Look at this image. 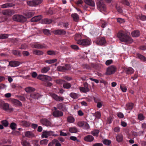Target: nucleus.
I'll use <instances>...</instances> for the list:
<instances>
[{
  "instance_id": "nucleus-57",
  "label": "nucleus",
  "mask_w": 146,
  "mask_h": 146,
  "mask_svg": "<svg viewBox=\"0 0 146 146\" xmlns=\"http://www.w3.org/2000/svg\"><path fill=\"white\" fill-rule=\"evenodd\" d=\"M35 6L40 4L42 2V0H34Z\"/></svg>"
},
{
  "instance_id": "nucleus-1",
  "label": "nucleus",
  "mask_w": 146,
  "mask_h": 146,
  "mask_svg": "<svg viewBox=\"0 0 146 146\" xmlns=\"http://www.w3.org/2000/svg\"><path fill=\"white\" fill-rule=\"evenodd\" d=\"M117 37L120 41L124 42H127L131 43L133 42V40L129 36L122 31L118 32L117 35Z\"/></svg>"
},
{
  "instance_id": "nucleus-29",
  "label": "nucleus",
  "mask_w": 146,
  "mask_h": 146,
  "mask_svg": "<svg viewBox=\"0 0 146 146\" xmlns=\"http://www.w3.org/2000/svg\"><path fill=\"white\" fill-rule=\"evenodd\" d=\"M25 135L26 137L29 138L33 137H34V135L30 131H27L25 133Z\"/></svg>"
},
{
  "instance_id": "nucleus-34",
  "label": "nucleus",
  "mask_w": 146,
  "mask_h": 146,
  "mask_svg": "<svg viewBox=\"0 0 146 146\" xmlns=\"http://www.w3.org/2000/svg\"><path fill=\"white\" fill-rule=\"evenodd\" d=\"M71 16L74 21L77 22L78 21L79 17L78 15L77 14H72Z\"/></svg>"
},
{
  "instance_id": "nucleus-40",
  "label": "nucleus",
  "mask_w": 146,
  "mask_h": 146,
  "mask_svg": "<svg viewBox=\"0 0 146 146\" xmlns=\"http://www.w3.org/2000/svg\"><path fill=\"white\" fill-rule=\"evenodd\" d=\"M35 90L34 88L30 87H27L25 89V90L27 92H31L34 91Z\"/></svg>"
},
{
  "instance_id": "nucleus-37",
  "label": "nucleus",
  "mask_w": 146,
  "mask_h": 146,
  "mask_svg": "<svg viewBox=\"0 0 146 146\" xmlns=\"http://www.w3.org/2000/svg\"><path fill=\"white\" fill-rule=\"evenodd\" d=\"M67 120L69 123H73L75 121V119L73 116H70L67 117Z\"/></svg>"
},
{
  "instance_id": "nucleus-43",
  "label": "nucleus",
  "mask_w": 146,
  "mask_h": 146,
  "mask_svg": "<svg viewBox=\"0 0 146 146\" xmlns=\"http://www.w3.org/2000/svg\"><path fill=\"white\" fill-rule=\"evenodd\" d=\"M103 143L105 145H109L111 143V141L110 140L104 139L103 141Z\"/></svg>"
},
{
  "instance_id": "nucleus-12",
  "label": "nucleus",
  "mask_w": 146,
  "mask_h": 146,
  "mask_svg": "<svg viewBox=\"0 0 146 146\" xmlns=\"http://www.w3.org/2000/svg\"><path fill=\"white\" fill-rule=\"evenodd\" d=\"M40 122L42 124L46 126L51 127L52 125L51 122L48 119L44 118L40 120Z\"/></svg>"
},
{
  "instance_id": "nucleus-13",
  "label": "nucleus",
  "mask_w": 146,
  "mask_h": 146,
  "mask_svg": "<svg viewBox=\"0 0 146 146\" xmlns=\"http://www.w3.org/2000/svg\"><path fill=\"white\" fill-rule=\"evenodd\" d=\"M70 67L69 64H66L65 66H59L57 67L58 70L60 71H63L69 70Z\"/></svg>"
},
{
  "instance_id": "nucleus-23",
  "label": "nucleus",
  "mask_w": 146,
  "mask_h": 146,
  "mask_svg": "<svg viewBox=\"0 0 146 146\" xmlns=\"http://www.w3.org/2000/svg\"><path fill=\"white\" fill-rule=\"evenodd\" d=\"M85 3L92 7L95 6V3L94 1L92 0H84Z\"/></svg>"
},
{
  "instance_id": "nucleus-25",
  "label": "nucleus",
  "mask_w": 146,
  "mask_h": 146,
  "mask_svg": "<svg viewBox=\"0 0 146 146\" xmlns=\"http://www.w3.org/2000/svg\"><path fill=\"white\" fill-rule=\"evenodd\" d=\"M124 71L127 74H131L133 73L134 71L133 69L131 67L125 68L124 69Z\"/></svg>"
},
{
  "instance_id": "nucleus-48",
  "label": "nucleus",
  "mask_w": 146,
  "mask_h": 146,
  "mask_svg": "<svg viewBox=\"0 0 146 146\" xmlns=\"http://www.w3.org/2000/svg\"><path fill=\"white\" fill-rule=\"evenodd\" d=\"M121 3L123 4L128 6H129L130 5V3L128 0H122Z\"/></svg>"
},
{
  "instance_id": "nucleus-39",
  "label": "nucleus",
  "mask_w": 146,
  "mask_h": 146,
  "mask_svg": "<svg viewBox=\"0 0 146 146\" xmlns=\"http://www.w3.org/2000/svg\"><path fill=\"white\" fill-rule=\"evenodd\" d=\"M21 143L23 146H31L30 143L26 140H22Z\"/></svg>"
},
{
  "instance_id": "nucleus-36",
  "label": "nucleus",
  "mask_w": 146,
  "mask_h": 146,
  "mask_svg": "<svg viewBox=\"0 0 146 146\" xmlns=\"http://www.w3.org/2000/svg\"><path fill=\"white\" fill-rule=\"evenodd\" d=\"M33 53L34 54L37 55H42L43 54V52L37 50H34L33 51Z\"/></svg>"
},
{
  "instance_id": "nucleus-41",
  "label": "nucleus",
  "mask_w": 146,
  "mask_h": 146,
  "mask_svg": "<svg viewBox=\"0 0 146 146\" xmlns=\"http://www.w3.org/2000/svg\"><path fill=\"white\" fill-rule=\"evenodd\" d=\"M52 21L50 19H45L42 20V23L46 24H48L51 23Z\"/></svg>"
},
{
  "instance_id": "nucleus-11",
  "label": "nucleus",
  "mask_w": 146,
  "mask_h": 146,
  "mask_svg": "<svg viewBox=\"0 0 146 146\" xmlns=\"http://www.w3.org/2000/svg\"><path fill=\"white\" fill-rule=\"evenodd\" d=\"M53 132L50 131H43L42 133L41 137L42 138H47L48 137L52 135Z\"/></svg>"
},
{
  "instance_id": "nucleus-26",
  "label": "nucleus",
  "mask_w": 146,
  "mask_h": 146,
  "mask_svg": "<svg viewBox=\"0 0 146 146\" xmlns=\"http://www.w3.org/2000/svg\"><path fill=\"white\" fill-rule=\"evenodd\" d=\"M133 107V104L132 103H129L126 104L125 109L127 110H131Z\"/></svg>"
},
{
  "instance_id": "nucleus-62",
  "label": "nucleus",
  "mask_w": 146,
  "mask_h": 146,
  "mask_svg": "<svg viewBox=\"0 0 146 146\" xmlns=\"http://www.w3.org/2000/svg\"><path fill=\"white\" fill-rule=\"evenodd\" d=\"M120 128L118 127H114L113 129V131L115 132L118 133L120 131Z\"/></svg>"
},
{
  "instance_id": "nucleus-2",
  "label": "nucleus",
  "mask_w": 146,
  "mask_h": 146,
  "mask_svg": "<svg viewBox=\"0 0 146 146\" xmlns=\"http://www.w3.org/2000/svg\"><path fill=\"white\" fill-rule=\"evenodd\" d=\"M13 21L19 22H25L26 21V18L24 16L19 15H14L13 17Z\"/></svg>"
},
{
  "instance_id": "nucleus-58",
  "label": "nucleus",
  "mask_w": 146,
  "mask_h": 146,
  "mask_svg": "<svg viewBox=\"0 0 146 146\" xmlns=\"http://www.w3.org/2000/svg\"><path fill=\"white\" fill-rule=\"evenodd\" d=\"M1 123L5 127H7L9 124L8 122L6 120H3L2 121Z\"/></svg>"
},
{
  "instance_id": "nucleus-51",
  "label": "nucleus",
  "mask_w": 146,
  "mask_h": 146,
  "mask_svg": "<svg viewBox=\"0 0 146 146\" xmlns=\"http://www.w3.org/2000/svg\"><path fill=\"white\" fill-rule=\"evenodd\" d=\"M38 140H34L32 141V144L34 145V146H40L38 144Z\"/></svg>"
},
{
  "instance_id": "nucleus-6",
  "label": "nucleus",
  "mask_w": 146,
  "mask_h": 146,
  "mask_svg": "<svg viewBox=\"0 0 146 146\" xmlns=\"http://www.w3.org/2000/svg\"><path fill=\"white\" fill-rule=\"evenodd\" d=\"M83 87H80L79 88L81 92L84 93H86L90 91L89 84L87 82H84L83 84Z\"/></svg>"
},
{
  "instance_id": "nucleus-24",
  "label": "nucleus",
  "mask_w": 146,
  "mask_h": 146,
  "mask_svg": "<svg viewBox=\"0 0 146 146\" xmlns=\"http://www.w3.org/2000/svg\"><path fill=\"white\" fill-rule=\"evenodd\" d=\"M74 38L75 40L77 42V43L79 44V42H80L82 38V36L80 34H76L75 35Z\"/></svg>"
},
{
  "instance_id": "nucleus-4",
  "label": "nucleus",
  "mask_w": 146,
  "mask_h": 146,
  "mask_svg": "<svg viewBox=\"0 0 146 146\" xmlns=\"http://www.w3.org/2000/svg\"><path fill=\"white\" fill-rule=\"evenodd\" d=\"M97 8L101 12L105 11L106 10V7L104 2L102 1H100L97 4Z\"/></svg>"
},
{
  "instance_id": "nucleus-33",
  "label": "nucleus",
  "mask_w": 146,
  "mask_h": 146,
  "mask_svg": "<svg viewBox=\"0 0 146 146\" xmlns=\"http://www.w3.org/2000/svg\"><path fill=\"white\" fill-rule=\"evenodd\" d=\"M100 131L98 129H95L91 132V133L94 136L98 137Z\"/></svg>"
},
{
  "instance_id": "nucleus-46",
  "label": "nucleus",
  "mask_w": 146,
  "mask_h": 146,
  "mask_svg": "<svg viewBox=\"0 0 146 146\" xmlns=\"http://www.w3.org/2000/svg\"><path fill=\"white\" fill-rule=\"evenodd\" d=\"M48 140L46 139H44L40 141V145H46L48 143Z\"/></svg>"
},
{
  "instance_id": "nucleus-52",
  "label": "nucleus",
  "mask_w": 146,
  "mask_h": 146,
  "mask_svg": "<svg viewBox=\"0 0 146 146\" xmlns=\"http://www.w3.org/2000/svg\"><path fill=\"white\" fill-rule=\"evenodd\" d=\"M25 15L27 18H29L33 16V13L30 12L26 13Z\"/></svg>"
},
{
  "instance_id": "nucleus-47",
  "label": "nucleus",
  "mask_w": 146,
  "mask_h": 146,
  "mask_svg": "<svg viewBox=\"0 0 146 146\" xmlns=\"http://www.w3.org/2000/svg\"><path fill=\"white\" fill-rule=\"evenodd\" d=\"M8 35L6 34H2L0 35V39H4L8 37Z\"/></svg>"
},
{
  "instance_id": "nucleus-63",
  "label": "nucleus",
  "mask_w": 146,
  "mask_h": 146,
  "mask_svg": "<svg viewBox=\"0 0 146 146\" xmlns=\"http://www.w3.org/2000/svg\"><path fill=\"white\" fill-rule=\"evenodd\" d=\"M39 94L37 93H35L33 94V97L35 99H38L39 96Z\"/></svg>"
},
{
  "instance_id": "nucleus-21",
  "label": "nucleus",
  "mask_w": 146,
  "mask_h": 146,
  "mask_svg": "<svg viewBox=\"0 0 146 146\" xmlns=\"http://www.w3.org/2000/svg\"><path fill=\"white\" fill-rule=\"evenodd\" d=\"M3 14L7 15H11L14 13V11L11 10H6L3 11Z\"/></svg>"
},
{
  "instance_id": "nucleus-60",
  "label": "nucleus",
  "mask_w": 146,
  "mask_h": 146,
  "mask_svg": "<svg viewBox=\"0 0 146 146\" xmlns=\"http://www.w3.org/2000/svg\"><path fill=\"white\" fill-rule=\"evenodd\" d=\"M117 21L118 23H121L125 22L124 19L121 18H117Z\"/></svg>"
},
{
  "instance_id": "nucleus-15",
  "label": "nucleus",
  "mask_w": 146,
  "mask_h": 146,
  "mask_svg": "<svg viewBox=\"0 0 146 146\" xmlns=\"http://www.w3.org/2000/svg\"><path fill=\"white\" fill-rule=\"evenodd\" d=\"M32 47L33 48L39 49L46 48V46L44 44L36 43L32 44Z\"/></svg>"
},
{
  "instance_id": "nucleus-8",
  "label": "nucleus",
  "mask_w": 146,
  "mask_h": 146,
  "mask_svg": "<svg viewBox=\"0 0 146 146\" xmlns=\"http://www.w3.org/2000/svg\"><path fill=\"white\" fill-rule=\"evenodd\" d=\"M50 95L52 98L56 101H63L64 99L63 97L58 96L57 94L54 93H50Z\"/></svg>"
},
{
  "instance_id": "nucleus-54",
  "label": "nucleus",
  "mask_w": 146,
  "mask_h": 146,
  "mask_svg": "<svg viewBox=\"0 0 146 146\" xmlns=\"http://www.w3.org/2000/svg\"><path fill=\"white\" fill-rule=\"evenodd\" d=\"M96 117L97 118H100L101 116V113L100 112L97 111L95 113Z\"/></svg>"
},
{
  "instance_id": "nucleus-3",
  "label": "nucleus",
  "mask_w": 146,
  "mask_h": 146,
  "mask_svg": "<svg viewBox=\"0 0 146 146\" xmlns=\"http://www.w3.org/2000/svg\"><path fill=\"white\" fill-rule=\"evenodd\" d=\"M117 70L116 67L114 65L111 66L107 68L105 74L106 75H110L114 74Z\"/></svg>"
},
{
  "instance_id": "nucleus-16",
  "label": "nucleus",
  "mask_w": 146,
  "mask_h": 146,
  "mask_svg": "<svg viewBox=\"0 0 146 146\" xmlns=\"http://www.w3.org/2000/svg\"><path fill=\"white\" fill-rule=\"evenodd\" d=\"M106 43V41L104 38L102 37L99 38L96 41L97 44L102 45Z\"/></svg>"
},
{
  "instance_id": "nucleus-53",
  "label": "nucleus",
  "mask_w": 146,
  "mask_h": 146,
  "mask_svg": "<svg viewBox=\"0 0 146 146\" xmlns=\"http://www.w3.org/2000/svg\"><path fill=\"white\" fill-rule=\"evenodd\" d=\"M63 78L65 80L68 81H69L72 80V77L68 76H64L63 77Z\"/></svg>"
},
{
  "instance_id": "nucleus-50",
  "label": "nucleus",
  "mask_w": 146,
  "mask_h": 146,
  "mask_svg": "<svg viewBox=\"0 0 146 146\" xmlns=\"http://www.w3.org/2000/svg\"><path fill=\"white\" fill-rule=\"evenodd\" d=\"M57 60L56 59L47 60H46V63L48 64H51V63L55 62L57 61Z\"/></svg>"
},
{
  "instance_id": "nucleus-64",
  "label": "nucleus",
  "mask_w": 146,
  "mask_h": 146,
  "mask_svg": "<svg viewBox=\"0 0 146 146\" xmlns=\"http://www.w3.org/2000/svg\"><path fill=\"white\" fill-rule=\"evenodd\" d=\"M43 33L45 35H49L50 34L49 31L46 29H44L43 31Z\"/></svg>"
},
{
  "instance_id": "nucleus-38",
  "label": "nucleus",
  "mask_w": 146,
  "mask_h": 146,
  "mask_svg": "<svg viewBox=\"0 0 146 146\" xmlns=\"http://www.w3.org/2000/svg\"><path fill=\"white\" fill-rule=\"evenodd\" d=\"M48 54L50 55H55L57 54L58 52L56 51L49 50L47 51Z\"/></svg>"
},
{
  "instance_id": "nucleus-28",
  "label": "nucleus",
  "mask_w": 146,
  "mask_h": 146,
  "mask_svg": "<svg viewBox=\"0 0 146 146\" xmlns=\"http://www.w3.org/2000/svg\"><path fill=\"white\" fill-rule=\"evenodd\" d=\"M131 35L133 37H137L140 35V32L138 30L134 31L131 33Z\"/></svg>"
},
{
  "instance_id": "nucleus-31",
  "label": "nucleus",
  "mask_w": 146,
  "mask_h": 146,
  "mask_svg": "<svg viewBox=\"0 0 146 146\" xmlns=\"http://www.w3.org/2000/svg\"><path fill=\"white\" fill-rule=\"evenodd\" d=\"M116 140L118 142L122 141L123 140V136L121 134H118L117 135L116 137Z\"/></svg>"
},
{
  "instance_id": "nucleus-32",
  "label": "nucleus",
  "mask_w": 146,
  "mask_h": 146,
  "mask_svg": "<svg viewBox=\"0 0 146 146\" xmlns=\"http://www.w3.org/2000/svg\"><path fill=\"white\" fill-rule=\"evenodd\" d=\"M69 131L71 133H76L78 132V129L75 127H71L69 128Z\"/></svg>"
},
{
  "instance_id": "nucleus-42",
  "label": "nucleus",
  "mask_w": 146,
  "mask_h": 146,
  "mask_svg": "<svg viewBox=\"0 0 146 146\" xmlns=\"http://www.w3.org/2000/svg\"><path fill=\"white\" fill-rule=\"evenodd\" d=\"M27 5L30 6H35L34 0L27 1Z\"/></svg>"
},
{
  "instance_id": "nucleus-30",
  "label": "nucleus",
  "mask_w": 146,
  "mask_h": 146,
  "mask_svg": "<svg viewBox=\"0 0 146 146\" xmlns=\"http://www.w3.org/2000/svg\"><path fill=\"white\" fill-rule=\"evenodd\" d=\"M137 57L140 59L141 61L143 62L146 61V58L140 54H137Z\"/></svg>"
},
{
  "instance_id": "nucleus-56",
  "label": "nucleus",
  "mask_w": 146,
  "mask_h": 146,
  "mask_svg": "<svg viewBox=\"0 0 146 146\" xmlns=\"http://www.w3.org/2000/svg\"><path fill=\"white\" fill-rule=\"evenodd\" d=\"M101 23L102 24L101 27L102 28H104L107 25V23L104 21H101Z\"/></svg>"
},
{
  "instance_id": "nucleus-7",
  "label": "nucleus",
  "mask_w": 146,
  "mask_h": 146,
  "mask_svg": "<svg viewBox=\"0 0 146 146\" xmlns=\"http://www.w3.org/2000/svg\"><path fill=\"white\" fill-rule=\"evenodd\" d=\"M38 79L43 81H51L52 80V78L48 76L45 75L43 74H40L37 77Z\"/></svg>"
},
{
  "instance_id": "nucleus-27",
  "label": "nucleus",
  "mask_w": 146,
  "mask_h": 146,
  "mask_svg": "<svg viewBox=\"0 0 146 146\" xmlns=\"http://www.w3.org/2000/svg\"><path fill=\"white\" fill-rule=\"evenodd\" d=\"M42 18L41 15L35 16L31 19V21L32 22H36L40 20Z\"/></svg>"
},
{
  "instance_id": "nucleus-5",
  "label": "nucleus",
  "mask_w": 146,
  "mask_h": 146,
  "mask_svg": "<svg viewBox=\"0 0 146 146\" xmlns=\"http://www.w3.org/2000/svg\"><path fill=\"white\" fill-rule=\"evenodd\" d=\"M77 126L80 127H83L85 129H88L90 128L89 124L86 122L80 121L77 123Z\"/></svg>"
},
{
  "instance_id": "nucleus-10",
  "label": "nucleus",
  "mask_w": 146,
  "mask_h": 146,
  "mask_svg": "<svg viewBox=\"0 0 146 146\" xmlns=\"http://www.w3.org/2000/svg\"><path fill=\"white\" fill-rule=\"evenodd\" d=\"M78 44L82 45L88 46L90 44V40L88 39H82L80 42H79Z\"/></svg>"
},
{
  "instance_id": "nucleus-20",
  "label": "nucleus",
  "mask_w": 146,
  "mask_h": 146,
  "mask_svg": "<svg viewBox=\"0 0 146 146\" xmlns=\"http://www.w3.org/2000/svg\"><path fill=\"white\" fill-rule=\"evenodd\" d=\"M12 103L17 106L20 107L22 106V104L19 100L15 99H13L11 100Z\"/></svg>"
},
{
  "instance_id": "nucleus-9",
  "label": "nucleus",
  "mask_w": 146,
  "mask_h": 146,
  "mask_svg": "<svg viewBox=\"0 0 146 146\" xmlns=\"http://www.w3.org/2000/svg\"><path fill=\"white\" fill-rule=\"evenodd\" d=\"M57 82L60 84L65 82L63 84V86L64 88L69 89L71 86V85L70 83L66 82L64 80H57Z\"/></svg>"
},
{
  "instance_id": "nucleus-45",
  "label": "nucleus",
  "mask_w": 146,
  "mask_h": 146,
  "mask_svg": "<svg viewBox=\"0 0 146 146\" xmlns=\"http://www.w3.org/2000/svg\"><path fill=\"white\" fill-rule=\"evenodd\" d=\"M21 124L26 127L30 126V123L29 122L25 121H22L21 122Z\"/></svg>"
},
{
  "instance_id": "nucleus-18",
  "label": "nucleus",
  "mask_w": 146,
  "mask_h": 146,
  "mask_svg": "<svg viewBox=\"0 0 146 146\" xmlns=\"http://www.w3.org/2000/svg\"><path fill=\"white\" fill-rule=\"evenodd\" d=\"M54 33L55 35H64L66 32L64 29H57L54 31Z\"/></svg>"
},
{
  "instance_id": "nucleus-55",
  "label": "nucleus",
  "mask_w": 146,
  "mask_h": 146,
  "mask_svg": "<svg viewBox=\"0 0 146 146\" xmlns=\"http://www.w3.org/2000/svg\"><path fill=\"white\" fill-rule=\"evenodd\" d=\"M16 124L15 123H12L10 125V127L12 129H16Z\"/></svg>"
},
{
  "instance_id": "nucleus-22",
  "label": "nucleus",
  "mask_w": 146,
  "mask_h": 146,
  "mask_svg": "<svg viewBox=\"0 0 146 146\" xmlns=\"http://www.w3.org/2000/svg\"><path fill=\"white\" fill-rule=\"evenodd\" d=\"M20 64V63L17 61H12L9 62V65L11 67H16Z\"/></svg>"
},
{
  "instance_id": "nucleus-61",
  "label": "nucleus",
  "mask_w": 146,
  "mask_h": 146,
  "mask_svg": "<svg viewBox=\"0 0 146 146\" xmlns=\"http://www.w3.org/2000/svg\"><path fill=\"white\" fill-rule=\"evenodd\" d=\"M113 61L112 60H107L106 62V65L108 66L112 64Z\"/></svg>"
},
{
  "instance_id": "nucleus-59",
  "label": "nucleus",
  "mask_w": 146,
  "mask_h": 146,
  "mask_svg": "<svg viewBox=\"0 0 146 146\" xmlns=\"http://www.w3.org/2000/svg\"><path fill=\"white\" fill-rule=\"evenodd\" d=\"M138 118L140 120H142L144 119V117L142 114H139L138 115Z\"/></svg>"
},
{
  "instance_id": "nucleus-17",
  "label": "nucleus",
  "mask_w": 146,
  "mask_h": 146,
  "mask_svg": "<svg viewBox=\"0 0 146 146\" xmlns=\"http://www.w3.org/2000/svg\"><path fill=\"white\" fill-rule=\"evenodd\" d=\"M53 115L54 117H60L63 116V113L60 111L55 110L53 112Z\"/></svg>"
},
{
  "instance_id": "nucleus-49",
  "label": "nucleus",
  "mask_w": 146,
  "mask_h": 146,
  "mask_svg": "<svg viewBox=\"0 0 146 146\" xmlns=\"http://www.w3.org/2000/svg\"><path fill=\"white\" fill-rule=\"evenodd\" d=\"M78 94L72 92L70 94V96L73 98H77Z\"/></svg>"
},
{
  "instance_id": "nucleus-35",
  "label": "nucleus",
  "mask_w": 146,
  "mask_h": 146,
  "mask_svg": "<svg viewBox=\"0 0 146 146\" xmlns=\"http://www.w3.org/2000/svg\"><path fill=\"white\" fill-rule=\"evenodd\" d=\"M50 69L49 66H46L42 68L41 70V72L42 73H45L47 72Z\"/></svg>"
},
{
  "instance_id": "nucleus-14",
  "label": "nucleus",
  "mask_w": 146,
  "mask_h": 146,
  "mask_svg": "<svg viewBox=\"0 0 146 146\" xmlns=\"http://www.w3.org/2000/svg\"><path fill=\"white\" fill-rule=\"evenodd\" d=\"M1 108L5 111L9 110L10 111H12L13 110V108H9V104L5 102H4Z\"/></svg>"
},
{
  "instance_id": "nucleus-44",
  "label": "nucleus",
  "mask_w": 146,
  "mask_h": 146,
  "mask_svg": "<svg viewBox=\"0 0 146 146\" xmlns=\"http://www.w3.org/2000/svg\"><path fill=\"white\" fill-rule=\"evenodd\" d=\"M120 88L121 89L123 92H126L127 91V88L123 84H121L120 86Z\"/></svg>"
},
{
  "instance_id": "nucleus-19",
  "label": "nucleus",
  "mask_w": 146,
  "mask_h": 146,
  "mask_svg": "<svg viewBox=\"0 0 146 146\" xmlns=\"http://www.w3.org/2000/svg\"><path fill=\"white\" fill-rule=\"evenodd\" d=\"M84 139L86 142H91L94 140V138L92 136L89 135L85 137Z\"/></svg>"
}]
</instances>
